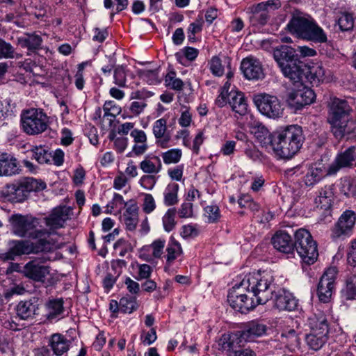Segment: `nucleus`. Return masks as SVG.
I'll list each match as a JSON object with an SVG mask.
<instances>
[{"instance_id":"f257e3e1","label":"nucleus","mask_w":356,"mask_h":356,"mask_svg":"<svg viewBox=\"0 0 356 356\" xmlns=\"http://www.w3.org/2000/svg\"><path fill=\"white\" fill-rule=\"evenodd\" d=\"M10 222L11 232L16 236L39 240L35 243L24 240L10 241L8 250L0 254L1 260L13 261L24 254L50 252L54 250L53 243L41 238L47 232L44 229H38V218L28 215L15 214L10 217Z\"/></svg>"},{"instance_id":"f03ea898","label":"nucleus","mask_w":356,"mask_h":356,"mask_svg":"<svg viewBox=\"0 0 356 356\" xmlns=\"http://www.w3.org/2000/svg\"><path fill=\"white\" fill-rule=\"evenodd\" d=\"M273 281V276L270 272L250 273L229 292L227 301L234 309L246 313L270 300Z\"/></svg>"},{"instance_id":"7ed1b4c3","label":"nucleus","mask_w":356,"mask_h":356,"mask_svg":"<svg viewBox=\"0 0 356 356\" xmlns=\"http://www.w3.org/2000/svg\"><path fill=\"white\" fill-rule=\"evenodd\" d=\"M304 140L302 128L290 125L275 134L271 147L279 158L289 159L299 152Z\"/></svg>"},{"instance_id":"20e7f679","label":"nucleus","mask_w":356,"mask_h":356,"mask_svg":"<svg viewBox=\"0 0 356 356\" xmlns=\"http://www.w3.org/2000/svg\"><path fill=\"white\" fill-rule=\"evenodd\" d=\"M352 109L343 99L333 98L329 105L328 122L332 132L337 138H341L346 134H356V127L350 118Z\"/></svg>"},{"instance_id":"39448f33","label":"nucleus","mask_w":356,"mask_h":356,"mask_svg":"<svg viewBox=\"0 0 356 356\" xmlns=\"http://www.w3.org/2000/svg\"><path fill=\"white\" fill-rule=\"evenodd\" d=\"M309 332L305 336L308 347L315 351L321 350L327 343L329 334V323L324 314H315L307 321Z\"/></svg>"},{"instance_id":"423d86ee","label":"nucleus","mask_w":356,"mask_h":356,"mask_svg":"<svg viewBox=\"0 0 356 356\" xmlns=\"http://www.w3.org/2000/svg\"><path fill=\"white\" fill-rule=\"evenodd\" d=\"M49 123V117L42 108H30L21 113L20 127L27 135L36 136L44 132Z\"/></svg>"},{"instance_id":"0eeeda50","label":"nucleus","mask_w":356,"mask_h":356,"mask_svg":"<svg viewBox=\"0 0 356 356\" xmlns=\"http://www.w3.org/2000/svg\"><path fill=\"white\" fill-rule=\"evenodd\" d=\"M294 245L303 263L311 265L316 261L318 257L317 243L308 230L303 228L296 230Z\"/></svg>"},{"instance_id":"6e6552de","label":"nucleus","mask_w":356,"mask_h":356,"mask_svg":"<svg viewBox=\"0 0 356 356\" xmlns=\"http://www.w3.org/2000/svg\"><path fill=\"white\" fill-rule=\"evenodd\" d=\"M253 102L259 112L269 118L277 119L283 115L284 105L276 96L259 93L254 95Z\"/></svg>"},{"instance_id":"1a4fd4ad","label":"nucleus","mask_w":356,"mask_h":356,"mask_svg":"<svg viewBox=\"0 0 356 356\" xmlns=\"http://www.w3.org/2000/svg\"><path fill=\"white\" fill-rule=\"evenodd\" d=\"M355 161L356 146L352 145L345 149H341L327 168L326 175H334L342 168H352L356 165Z\"/></svg>"},{"instance_id":"9d476101","label":"nucleus","mask_w":356,"mask_h":356,"mask_svg":"<svg viewBox=\"0 0 356 356\" xmlns=\"http://www.w3.org/2000/svg\"><path fill=\"white\" fill-rule=\"evenodd\" d=\"M337 275V268L330 267L321 276L317 288V294L321 302H328L330 300L335 289Z\"/></svg>"},{"instance_id":"9b49d317","label":"nucleus","mask_w":356,"mask_h":356,"mask_svg":"<svg viewBox=\"0 0 356 356\" xmlns=\"http://www.w3.org/2000/svg\"><path fill=\"white\" fill-rule=\"evenodd\" d=\"M70 209L65 206L58 207L54 209L51 213L44 218V222L48 229L47 234L50 235L56 229L64 227L66 221L70 218Z\"/></svg>"},{"instance_id":"f8f14e48","label":"nucleus","mask_w":356,"mask_h":356,"mask_svg":"<svg viewBox=\"0 0 356 356\" xmlns=\"http://www.w3.org/2000/svg\"><path fill=\"white\" fill-rule=\"evenodd\" d=\"M303 84H301V88L294 90L289 95V104L296 109H300L304 106L313 103L315 99L314 92Z\"/></svg>"},{"instance_id":"ddd939ff","label":"nucleus","mask_w":356,"mask_h":356,"mask_svg":"<svg viewBox=\"0 0 356 356\" xmlns=\"http://www.w3.org/2000/svg\"><path fill=\"white\" fill-rule=\"evenodd\" d=\"M22 273L26 277L35 282H44L49 270L47 266L41 264L40 260L33 259L25 264Z\"/></svg>"},{"instance_id":"4468645a","label":"nucleus","mask_w":356,"mask_h":356,"mask_svg":"<svg viewBox=\"0 0 356 356\" xmlns=\"http://www.w3.org/2000/svg\"><path fill=\"white\" fill-rule=\"evenodd\" d=\"M241 69L245 77L249 80H259L264 76L261 62L252 56L243 59Z\"/></svg>"},{"instance_id":"2eb2a0df","label":"nucleus","mask_w":356,"mask_h":356,"mask_svg":"<svg viewBox=\"0 0 356 356\" xmlns=\"http://www.w3.org/2000/svg\"><path fill=\"white\" fill-rule=\"evenodd\" d=\"M243 341L239 332L223 334L218 341V349L225 352L227 356H232L241 346Z\"/></svg>"},{"instance_id":"dca6fc26","label":"nucleus","mask_w":356,"mask_h":356,"mask_svg":"<svg viewBox=\"0 0 356 356\" xmlns=\"http://www.w3.org/2000/svg\"><path fill=\"white\" fill-rule=\"evenodd\" d=\"M274 288L273 282H272V289ZM275 292L273 289L272 298H273V293ZM273 298L274 306L279 310H288L293 311L296 309L298 306V300L296 298L289 292L284 290H279L275 293Z\"/></svg>"},{"instance_id":"f3484780","label":"nucleus","mask_w":356,"mask_h":356,"mask_svg":"<svg viewBox=\"0 0 356 356\" xmlns=\"http://www.w3.org/2000/svg\"><path fill=\"white\" fill-rule=\"evenodd\" d=\"M356 221V215L351 210L345 211L340 218L332 232L335 237H340L342 235L347 234L354 227Z\"/></svg>"},{"instance_id":"a211bd4d","label":"nucleus","mask_w":356,"mask_h":356,"mask_svg":"<svg viewBox=\"0 0 356 356\" xmlns=\"http://www.w3.org/2000/svg\"><path fill=\"white\" fill-rule=\"evenodd\" d=\"M281 71L284 76L290 79L293 83L305 82V64L295 59L288 63Z\"/></svg>"},{"instance_id":"6ab92c4d","label":"nucleus","mask_w":356,"mask_h":356,"mask_svg":"<svg viewBox=\"0 0 356 356\" xmlns=\"http://www.w3.org/2000/svg\"><path fill=\"white\" fill-rule=\"evenodd\" d=\"M314 22L312 18L294 16L288 23L287 28L291 33L305 39Z\"/></svg>"},{"instance_id":"aec40b11","label":"nucleus","mask_w":356,"mask_h":356,"mask_svg":"<svg viewBox=\"0 0 356 356\" xmlns=\"http://www.w3.org/2000/svg\"><path fill=\"white\" fill-rule=\"evenodd\" d=\"M156 144L161 148H167L171 136L167 129V120L164 118L156 120L152 126Z\"/></svg>"},{"instance_id":"412c9836","label":"nucleus","mask_w":356,"mask_h":356,"mask_svg":"<svg viewBox=\"0 0 356 356\" xmlns=\"http://www.w3.org/2000/svg\"><path fill=\"white\" fill-rule=\"evenodd\" d=\"M272 244L277 250L284 254L292 253L295 248L291 236L284 231H278L274 234Z\"/></svg>"},{"instance_id":"4be33fe9","label":"nucleus","mask_w":356,"mask_h":356,"mask_svg":"<svg viewBox=\"0 0 356 356\" xmlns=\"http://www.w3.org/2000/svg\"><path fill=\"white\" fill-rule=\"evenodd\" d=\"M325 70L321 63H314L312 65H305V81H308L312 86H318L325 79Z\"/></svg>"},{"instance_id":"5701e85b","label":"nucleus","mask_w":356,"mask_h":356,"mask_svg":"<svg viewBox=\"0 0 356 356\" xmlns=\"http://www.w3.org/2000/svg\"><path fill=\"white\" fill-rule=\"evenodd\" d=\"M49 346L56 356H66L71 342L60 333L51 334L48 341Z\"/></svg>"},{"instance_id":"b1692460","label":"nucleus","mask_w":356,"mask_h":356,"mask_svg":"<svg viewBox=\"0 0 356 356\" xmlns=\"http://www.w3.org/2000/svg\"><path fill=\"white\" fill-rule=\"evenodd\" d=\"M267 326L258 321L250 322L246 327L241 332L243 341H253L256 338L262 337L266 333Z\"/></svg>"},{"instance_id":"393cba45","label":"nucleus","mask_w":356,"mask_h":356,"mask_svg":"<svg viewBox=\"0 0 356 356\" xmlns=\"http://www.w3.org/2000/svg\"><path fill=\"white\" fill-rule=\"evenodd\" d=\"M63 300L62 298L49 300L45 304V316L52 322L63 318L64 312Z\"/></svg>"},{"instance_id":"a878e982","label":"nucleus","mask_w":356,"mask_h":356,"mask_svg":"<svg viewBox=\"0 0 356 356\" xmlns=\"http://www.w3.org/2000/svg\"><path fill=\"white\" fill-rule=\"evenodd\" d=\"M229 104L233 111L240 115H244L248 112V103L243 93L238 91L231 90L229 93Z\"/></svg>"},{"instance_id":"bb28decb","label":"nucleus","mask_w":356,"mask_h":356,"mask_svg":"<svg viewBox=\"0 0 356 356\" xmlns=\"http://www.w3.org/2000/svg\"><path fill=\"white\" fill-rule=\"evenodd\" d=\"M273 57L281 70L295 60V50L289 46L282 45L274 49Z\"/></svg>"},{"instance_id":"cd10ccee","label":"nucleus","mask_w":356,"mask_h":356,"mask_svg":"<svg viewBox=\"0 0 356 356\" xmlns=\"http://www.w3.org/2000/svg\"><path fill=\"white\" fill-rule=\"evenodd\" d=\"M38 306L36 301L32 300L20 301L17 307V315L23 320L32 319L38 314Z\"/></svg>"},{"instance_id":"c85d7f7f","label":"nucleus","mask_w":356,"mask_h":356,"mask_svg":"<svg viewBox=\"0 0 356 356\" xmlns=\"http://www.w3.org/2000/svg\"><path fill=\"white\" fill-rule=\"evenodd\" d=\"M16 159L7 153H0V176H10L18 172Z\"/></svg>"},{"instance_id":"c756f323","label":"nucleus","mask_w":356,"mask_h":356,"mask_svg":"<svg viewBox=\"0 0 356 356\" xmlns=\"http://www.w3.org/2000/svg\"><path fill=\"white\" fill-rule=\"evenodd\" d=\"M17 42L21 47L26 48L30 51H35L41 48L42 38L35 33H27L22 37L17 38Z\"/></svg>"},{"instance_id":"7c9ffc66","label":"nucleus","mask_w":356,"mask_h":356,"mask_svg":"<svg viewBox=\"0 0 356 356\" xmlns=\"http://www.w3.org/2000/svg\"><path fill=\"white\" fill-rule=\"evenodd\" d=\"M165 245V240L158 238L154 240L149 245L143 247L140 252V257L146 261L151 259L149 255L146 254L145 252H151L154 258H161L163 254V250Z\"/></svg>"},{"instance_id":"2f4dec72","label":"nucleus","mask_w":356,"mask_h":356,"mask_svg":"<svg viewBox=\"0 0 356 356\" xmlns=\"http://www.w3.org/2000/svg\"><path fill=\"white\" fill-rule=\"evenodd\" d=\"M332 195L330 187L325 186L321 188L314 200L316 208L325 212L329 211L332 206Z\"/></svg>"},{"instance_id":"473e14b6","label":"nucleus","mask_w":356,"mask_h":356,"mask_svg":"<svg viewBox=\"0 0 356 356\" xmlns=\"http://www.w3.org/2000/svg\"><path fill=\"white\" fill-rule=\"evenodd\" d=\"M139 166L144 173L148 175L157 174L162 169L161 161L157 156L145 157Z\"/></svg>"},{"instance_id":"72a5a7b5","label":"nucleus","mask_w":356,"mask_h":356,"mask_svg":"<svg viewBox=\"0 0 356 356\" xmlns=\"http://www.w3.org/2000/svg\"><path fill=\"white\" fill-rule=\"evenodd\" d=\"M324 177L325 175L321 168L310 165L303 177V182L306 186L312 187L318 184Z\"/></svg>"},{"instance_id":"f704fd0d","label":"nucleus","mask_w":356,"mask_h":356,"mask_svg":"<svg viewBox=\"0 0 356 356\" xmlns=\"http://www.w3.org/2000/svg\"><path fill=\"white\" fill-rule=\"evenodd\" d=\"M179 184L175 182L168 184L163 191V204L166 207L176 205L179 202Z\"/></svg>"},{"instance_id":"c9c22d12","label":"nucleus","mask_w":356,"mask_h":356,"mask_svg":"<svg viewBox=\"0 0 356 356\" xmlns=\"http://www.w3.org/2000/svg\"><path fill=\"white\" fill-rule=\"evenodd\" d=\"M251 132L254 135L255 138L261 145L266 146L268 144L271 145V134L268 129L262 124L256 122L254 126L252 127Z\"/></svg>"},{"instance_id":"e433bc0d","label":"nucleus","mask_w":356,"mask_h":356,"mask_svg":"<svg viewBox=\"0 0 356 356\" xmlns=\"http://www.w3.org/2000/svg\"><path fill=\"white\" fill-rule=\"evenodd\" d=\"M8 192L17 202L24 200L29 193L24 180L8 186Z\"/></svg>"},{"instance_id":"4c0bfd02","label":"nucleus","mask_w":356,"mask_h":356,"mask_svg":"<svg viewBox=\"0 0 356 356\" xmlns=\"http://www.w3.org/2000/svg\"><path fill=\"white\" fill-rule=\"evenodd\" d=\"M103 111L104 112L103 115L104 120H108L109 126H111L115 117L121 113L122 109L116 102L109 100L105 102L103 106Z\"/></svg>"},{"instance_id":"58836bf2","label":"nucleus","mask_w":356,"mask_h":356,"mask_svg":"<svg viewBox=\"0 0 356 356\" xmlns=\"http://www.w3.org/2000/svg\"><path fill=\"white\" fill-rule=\"evenodd\" d=\"M341 293V297L346 300L356 299V275H351L347 278Z\"/></svg>"},{"instance_id":"ea45409f","label":"nucleus","mask_w":356,"mask_h":356,"mask_svg":"<svg viewBox=\"0 0 356 356\" xmlns=\"http://www.w3.org/2000/svg\"><path fill=\"white\" fill-rule=\"evenodd\" d=\"M305 39L318 43H324L327 40L326 33L315 22L312 24Z\"/></svg>"},{"instance_id":"a19ab883","label":"nucleus","mask_w":356,"mask_h":356,"mask_svg":"<svg viewBox=\"0 0 356 356\" xmlns=\"http://www.w3.org/2000/svg\"><path fill=\"white\" fill-rule=\"evenodd\" d=\"M166 262L170 265L177 258L182 254L180 243L171 238L166 248Z\"/></svg>"},{"instance_id":"79ce46f5","label":"nucleus","mask_w":356,"mask_h":356,"mask_svg":"<svg viewBox=\"0 0 356 356\" xmlns=\"http://www.w3.org/2000/svg\"><path fill=\"white\" fill-rule=\"evenodd\" d=\"M32 158L40 164L48 163L51 158V154L44 146H35L31 149Z\"/></svg>"},{"instance_id":"37998d69","label":"nucleus","mask_w":356,"mask_h":356,"mask_svg":"<svg viewBox=\"0 0 356 356\" xmlns=\"http://www.w3.org/2000/svg\"><path fill=\"white\" fill-rule=\"evenodd\" d=\"M138 307L136 296H126L120 300V312L131 314Z\"/></svg>"},{"instance_id":"c03bdc74","label":"nucleus","mask_w":356,"mask_h":356,"mask_svg":"<svg viewBox=\"0 0 356 356\" xmlns=\"http://www.w3.org/2000/svg\"><path fill=\"white\" fill-rule=\"evenodd\" d=\"M198 50L195 48L191 47H186L183 48L179 52L175 54L177 60L182 65H186V60L193 61L194 60L197 55Z\"/></svg>"},{"instance_id":"a18cd8bd","label":"nucleus","mask_w":356,"mask_h":356,"mask_svg":"<svg viewBox=\"0 0 356 356\" xmlns=\"http://www.w3.org/2000/svg\"><path fill=\"white\" fill-rule=\"evenodd\" d=\"M22 57L19 54H16L14 47L9 42L0 38V60L3 58H18Z\"/></svg>"},{"instance_id":"49530a36","label":"nucleus","mask_w":356,"mask_h":356,"mask_svg":"<svg viewBox=\"0 0 356 356\" xmlns=\"http://www.w3.org/2000/svg\"><path fill=\"white\" fill-rule=\"evenodd\" d=\"M164 81L165 86L172 90L180 91L183 89L184 83L181 79L177 77L174 71L169 72L165 75Z\"/></svg>"},{"instance_id":"de8ad7c7","label":"nucleus","mask_w":356,"mask_h":356,"mask_svg":"<svg viewBox=\"0 0 356 356\" xmlns=\"http://www.w3.org/2000/svg\"><path fill=\"white\" fill-rule=\"evenodd\" d=\"M176 211L175 208L167 210L162 218L163 229L165 232H170L173 230L176 225L175 221Z\"/></svg>"},{"instance_id":"09e8293b","label":"nucleus","mask_w":356,"mask_h":356,"mask_svg":"<svg viewBox=\"0 0 356 356\" xmlns=\"http://www.w3.org/2000/svg\"><path fill=\"white\" fill-rule=\"evenodd\" d=\"M164 163L167 165L175 164L179 162L182 156V151L180 149H171L161 154Z\"/></svg>"},{"instance_id":"8fccbe9b","label":"nucleus","mask_w":356,"mask_h":356,"mask_svg":"<svg viewBox=\"0 0 356 356\" xmlns=\"http://www.w3.org/2000/svg\"><path fill=\"white\" fill-rule=\"evenodd\" d=\"M15 105L9 98L0 100V122L14 114Z\"/></svg>"},{"instance_id":"3c124183","label":"nucleus","mask_w":356,"mask_h":356,"mask_svg":"<svg viewBox=\"0 0 356 356\" xmlns=\"http://www.w3.org/2000/svg\"><path fill=\"white\" fill-rule=\"evenodd\" d=\"M203 23L202 17H199L194 22L189 24L187 29V37L190 42H195V34L202 31Z\"/></svg>"},{"instance_id":"603ef678","label":"nucleus","mask_w":356,"mask_h":356,"mask_svg":"<svg viewBox=\"0 0 356 356\" xmlns=\"http://www.w3.org/2000/svg\"><path fill=\"white\" fill-rule=\"evenodd\" d=\"M355 19L352 14L343 13L338 19V25L342 31H348L353 29Z\"/></svg>"},{"instance_id":"864d4df0","label":"nucleus","mask_w":356,"mask_h":356,"mask_svg":"<svg viewBox=\"0 0 356 356\" xmlns=\"http://www.w3.org/2000/svg\"><path fill=\"white\" fill-rule=\"evenodd\" d=\"M127 76L126 69L122 65L117 66L113 72L114 83L121 88L126 87Z\"/></svg>"},{"instance_id":"5fc2aeb1","label":"nucleus","mask_w":356,"mask_h":356,"mask_svg":"<svg viewBox=\"0 0 356 356\" xmlns=\"http://www.w3.org/2000/svg\"><path fill=\"white\" fill-rule=\"evenodd\" d=\"M225 65H222V61L218 56H213L209 61V70L216 76H221L224 74Z\"/></svg>"},{"instance_id":"6e6d98bb","label":"nucleus","mask_w":356,"mask_h":356,"mask_svg":"<svg viewBox=\"0 0 356 356\" xmlns=\"http://www.w3.org/2000/svg\"><path fill=\"white\" fill-rule=\"evenodd\" d=\"M204 217L208 222H216L220 218V209L217 205H208L204 209Z\"/></svg>"},{"instance_id":"4d7b16f0","label":"nucleus","mask_w":356,"mask_h":356,"mask_svg":"<svg viewBox=\"0 0 356 356\" xmlns=\"http://www.w3.org/2000/svg\"><path fill=\"white\" fill-rule=\"evenodd\" d=\"M140 76L150 85L160 83L159 72L156 70H143Z\"/></svg>"},{"instance_id":"13d9d810","label":"nucleus","mask_w":356,"mask_h":356,"mask_svg":"<svg viewBox=\"0 0 356 356\" xmlns=\"http://www.w3.org/2000/svg\"><path fill=\"white\" fill-rule=\"evenodd\" d=\"M24 181L29 192L41 191L47 186L44 181L34 178H26L24 179Z\"/></svg>"},{"instance_id":"bf43d9fd","label":"nucleus","mask_w":356,"mask_h":356,"mask_svg":"<svg viewBox=\"0 0 356 356\" xmlns=\"http://www.w3.org/2000/svg\"><path fill=\"white\" fill-rule=\"evenodd\" d=\"M179 124L182 127H188L192 122V114L186 106H183L181 109V116L179 118Z\"/></svg>"},{"instance_id":"052dcab7","label":"nucleus","mask_w":356,"mask_h":356,"mask_svg":"<svg viewBox=\"0 0 356 356\" xmlns=\"http://www.w3.org/2000/svg\"><path fill=\"white\" fill-rule=\"evenodd\" d=\"M347 261L350 266L356 267V238L352 240L348 245Z\"/></svg>"},{"instance_id":"680f3d73","label":"nucleus","mask_w":356,"mask_h":356,"mask_svg":"<svg viewBox=\"0 0 356 356\" xmlns=\"http://www.w3.org/2000/svg\"><path fill=\"white\" fill-rule=\"evenodd\" d=\"M157 181V179L154 175H143L140 180V185L147 190H152L155 186Z\"/></svg>"},{"instance_id":"e2e57ef3","label":"nucleus","mask_w":356,"mask_h":356,"mask_svg":"<svg viewBox=\"0 0 356 356\" xmlns=\"http://www.w3.org/2000/svg\"><path fill=\"white\" fill-rule=\"evenodd\" d=\"M156 209L155 200L151 194H145L143 199V210L145 213H150Z\"/></svg>"},{"instance_id":"0e129e2a","label":"nucleus","mask_w":356,"mask_h":356,"mask_svg":"<svg viewBox=\"0 0 356 356\" xmlns=\"http://www.w3.org/2000/svg\"><path fill=\"white\" fill-rule=\"evenodd\" d=\"M138 275L136 277L137 280H145L150 277L152 269L148 264H138Z\"/></svg>"},{"instance_id":"69168bd1","label":"nucleus","mask_w":356,"mask_h":356,"mask_svg":"<svg viewBox=\"0 0 356 356\" xmlns=\"http://www.w3.org/2000/svg\"><path fill=\"white\" fill-rule=\"evenodd\" d=\"M124 284L127 286V291L132 295V296H136L140 293V284L129 277H126Z\"/></svg>"},{"instance_id":"338daca9","label":"nucleus","mask_w":356,"mask_h":356,"mask_svg":"<svg viewBox=\"0 0 356 356\" xmlns=\"http://www.w3.org/2000/svg\"><path fill=\"white\" fill-rule=\"evenodd\" d=\"M180 218H188L193 216V204L192 202H184L181 204L178 211Z\"/></svg>"},{"instance_id":"774afa93","label":"nucleus","mask_w":356,"mask_h":356,"mask_svg":"<svg viewBox=\"0 0 356 356\" xmlns=\"http://www.w3.org/2000/svg\"><path fill=\"white\" fill-rule=\"evenodd\" d=\"M147 104L144 101H134L131 103L129 111L132 115L135 116L139 115L142 113L146 108Z\"/></svg>"}]
</instances>
